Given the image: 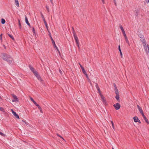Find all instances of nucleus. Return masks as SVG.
Listing matches in <instances>:
<instances>
[{
  "label": "nucleus",
  "mask_w": 149,
  "mask_h": 149,
  "mask_svg": "<svg viewBox=\"0 0 149 149\" xmlns=\"http://www.w3.org/2000/svg\"><path fill=\"white\" fill-rule=\"evenodd\" d=\"M72 33H73L74 36H77L76 35V33H75L74 30H73V31H72Z\"/></svg>",
  "instance_id": "29"
},
{
  "label": "nucleus",
  "mask_w": 149,
  "mask_h": 149,
  "mask_svg": "<svg viewBox=\"0 0 149 149\" xmlns=\"http://www.w3.org/2000/svg\"><path fill=\"white\" fill-rule=\"evenodd\" d=\"M145 0L147 3H149V0Z\"/></svg>",
  "instance_id": "51"
},
{
  "label": "nucleus",
  "mask_w": 149,
  "mask_h": 149,
  "mask_svg": "<svg viewBox=\"0 0 149 149\" xmlns=\"http://www.w3.org/2000/svg\"><path fill=\"white\" fill-rule=\"evenodd\" d=\"M57 135L58 136L60 137L62 139H63V140H64V139L60 135H58V134H57Z\"/></svg>",
  "instance_id": "43"
},
{
  "label": "nucleus",
  "mask_w": 149,
  "mask_h": 149,
  "mask_svg": "<svg viewBox=\"0 0 149 149\" xmlns=\"http://www.w3.org/2000/svg\"><path fill=\"white\" fill-rule=\"evenodd\" d=\"M27 24H28V26H29L30 27L31 26V25H30V24L29 23H28Z\"/></svg>",
  "instance_id": "53"
},
{
  "label": "nucleus",
  "mask_w": 149,
  "mask_h": 149,
  "mask_svg": "<svg viewBox=\"0 0 149 149\" xmlns=\"http://www.w3.org/2000/svg\"><path fill=\"white\" fill-rule=\"evenodd\" d=\"M59 71L60 73H61V74H62V71L60 69H59Z\"/></svg>",
  "instance_id": "46"
},
{
  "label": "nucleus",
  "mask_w": 149,
  "mask_h": 149,
  "mask_svg": "<svg viewBox=\"0 0 149 149\" xmlns=\"http://www.w3.org/2000/svg\"><path fill=\"white\" fill-rule=\"evenodd\" d=\"M50 0V1L51 2V3H52V5H53V1L52 0Z\"/></svg>",
  "instance_id": "48"
},
{
  "label": "nucleus",
  "mask_w": 149,
  "mask_h": 149,
  "mask_svg": "<svg viewBox=\"0 0 149 149\" xmlns=\"http://www.w3.org/2000/svg\"><path fill=\"white\" fill-rule=\"evenodd\" d=\"M30 99L31 100V101L33 102L34 103V104L35 105L37 103L33 99V98L31 97H30Z\"/></svg>",
  "instance_id": "23"
},
{
  "label": "nucleus",
  "mask_w": 149,
  "mask_h": 149,
  "mask_svg": "<svg viewBox=\"0 0 149 149\" xmlns=\"http://www.w3.org/2000/svg\"><path fill=\"white\" fill-rule=\"evenodd\" d=\"M115 98L118 102H120V97L119 94L116 95L115 97Z\"/></svg>",
  "instance_id": "15"
},
{
  "label": "nucleus",
  "mask_w": 149,
  "mask_h": 149,
  "mask_svg": "<svg viewBox=\"0 0 149 149\" xmlns=\"http://www.w3.org/2000/svg\"><path fill=\"white\" fill-rule=\"evenodd\" d=\"M36 77L40 81H42L41 77L38 74V72L36 70L35 71L33 72Z\"/></svg>",
  "instance_id": "2"
},
{
  "label": "nucleus",
  "mask_w": 149,
  "mask_h": 149,
  "mask_svg": "<svg viewBox=\"0 0 149 149\" xmlns=\"http://www.w3.org/2000/svg\"><path fill=\"white\" fill-rule=\"evenodd\" d=\"M74 39L75 40L76 44H77L79 48V41L78 38L77 36H74Z\"/></svg>",
  "instance_id": "7"
},
{
  "label": "nucleus",
  "mask_w": 149,
  "mask_h": 149,
  "mask_svg": "<svg viewBox=\"0 0 149 149\" xmlns=\"http://www.w3.org/2000/svg\"><path fill=\"white\" fill-rule=\"evenodd\" d=\"M29 67L33 72L36 70L31 65H29Z\"/></svg>",
  "instance_id": "9"
},
{
  "label": "nucleus",
  "mask_w": 149,
  "mask_h": 149,
  "mask_svg": "<svg viewBox=\"0 0 149 149\" xmlns=\"http://www.w3.org/2000/svg\"><path fill=\"white\" fill-rule=\"evenodd\" d=\"M101 98L102 101V102L103 104L104 105H107V103L106 99L102 95L100 96Z\"/></svg>",
  "instance_id": "5"
},
{
  "label": "nucleus",
  "mask_w": 149,
  "mask_h": 149,
  "mask_svg": "<svg viewBox=\"0 0 149 149\" xmlns=\"http://www.w3.org/2000/svg\"><path fill=\"white\" fill-rule=\"evenodd\" d=\"M8 36L9 37V34L8 33H7Z\"/></svg>",
  "instance_id": "57"
},
{
  "label": "nucleus",
  "mask_w": 149,
  "mask_h": 149,
  "mask_svg": "<svg viewBox=\"0 0 149 149\" xmlns=\"http://www.w3.org/2000/svg\"><path fill=\"white\" fill-rule=\"evenodd\" d=\"M99 93V95H100V96H102L103 95L102 94V93L101 92V91H100V90H99L98 91Z\"/></svg>",
  "instance_id": "36"
},
{
  "label": "nucleus",
  "mask_w": 149,
  "mask_h": 149,
  "mask_svg": "<svg viewBox=\"0 0 149 149\" xmlns=\"http://www.w3.org/2000/svg\"><path fill=\"white\" fill-rule=\"evenodd\" d=\"M113 149H114L113 148H112Z\"/></svg>",
  "instance_id": "59"
},
{
  "label": "nucleus",
  "mask_w": 149,
  "mask_h": 149,
  "mask_svg": "<svg viewBox=\"0 0 149 149\" xmlns=\"http://www.w3.org/2000/svg\"><path fill=\"white\" fill-rule=\"evenodd\" d=\"M32 31H33V33H35V30L33 27L32 28Z\"/></svg>",
  "instance_id": "38"
},
{
  "label": "nucleus",
  "mask_w": 149,
  "mask_h": 149,
  "mask_svg": "<svg viewBox=\"0 0 149 149\" xmlns=\"http://www.w3.org/2000/svg\"><path fill=\"white\" fill-rule=\"evenodd\" d=\"M120 29H121L122 32L124 31L123 27L121 25H120Z\"/></svg>",
  "instance_id": "25"
},
{
  "label": "nucleus",
  "mask_w": 149,
  "mask_h": 149,
  "mask_svg": "<svg viewBox=\"0 0 149 149\" xmlns=\"http://www.w3.org/2000/svg\"><path fill=\"white\" fill-rule=\"evenodd\" d=\"M12 95L13 98V99L12 100V102H18V99L16 95L13 94H12Z\"/></svg>",
  "instance_id": "3"
},
{
  "label": "nucleus",
  "mask_w": 149,
  "mask_h": 149,
  "mask_svg": "<svg viewBox=\"0 0 149 149\" xmlns=\"http://www.w3.org/2000/svg\"><path fill=\"white\" fill-rule=\"evenodd\" d=\"M111 124H112V125H114V123L113 122V121L112 120H111Z\"/></svg>",
  "instance_id": "50"
},
{
  "label": "nucleus",
  "mask_w": 149,
  "mask_h": 149,
  "mask_svg": "<svg viewBox=\"0 0 149 149\" xmlns=\"http://www.w3.org/2000/svg\"><path fill=\"white\" fill-rule=\"evenodd\" d=\"M18 24H19V26L20 28V29L21 27V25L20 21L19 20H18Z\"/></svg>",
  "instance_id": "28"
},
{
  "label": "nucleus",
  "mask_w": 149,
  "mask_h": 149,
  "mask_svg": "<svg viewBox=\"0 0 149 149\" xmlns=\"http://www.w3.org/2000/svg\"><path fill=\"white\" fill-rule=\"evenodd\" d=\"M102 3H103V4H104L105 2V1H104V0H101Z\"/></svg>",
  "instance_id": "49"
},
{
  "label": "nucleus",
  "mask_w": 149,
  "mask_h": 149,
  "mask_svg": "<svg viewBox=\"0 0 149 149\" xmlns=\"http://www.w3.org/2000/svg\"><path fill=\"white\" fill-rule=\"evenodd\" d=\"M95 86L96 88L98 91L99 90H100L99 87L98 86V84L97 83H95Z\"/></svg>",
  "instance_id": "18"
},
{
  "label": "nucleus",
  "mask_w": 149,
  "mask_h": 149,
  "mask_svg": "<svg viewBox=\"0 0 149 149\" xmlns=\"http://www.w3.org/2000/svg\"><path fill=\"white\" fill-rule=\"evenodd\" d=\"M40 14H41V17H42V19L44 18V16H43V15L42 14V12H40Z\"/></svg>",
  "instance_id": "40"
},
{
  "label": "nucleus",
  "mask_w": 149,
  "mask_h": 149,
  "mask_svg": "<svg viewBox=\"0 0 149 149\" xmlns=\"http://www.w3.org/2000/svg\"><path fill=\"white\" fill-rule=\"evenodd\" d=\"M145 121V122L147 123V124H149V122L148 120V119L147 118H146V117H144V118H143Z\"/></svg>",
  "instance_id": "19"
},
{
  "label": "nucleus",
  "mask_w": 149,
  "mask_h": 149,
  "mask_svg": "<svg viewBox=\"0 0 149 149\" xmlns=\"http://www.w3.org/2000/svg\"><path fill=\"white\" fill-rule=\"evenodd\" d=\"M38 109H39V110H40V111L41 112V113H42V109L41 108V107H38Z\"/></svg>",
  "instance_id": "34"
},
{
  "label": "nucleus",
  "mask_w": 149,
  "mask_h": 149,
  "mask_svg": "<svg viewBox=\"0 0 149 149\" xmlns=\"http://www.w3.org/2000/svg\"><path fill=\"white\" fill-rule=\"evenodd\" d=\"M15 3L17 6L18 7L19 6V4L18 0H15Z\"/></svg>",
  "instance_id": "17"
},
{
  "label": "nucleus",
  "mask_w": 149,
  "mask_h": 149,
  "mask_svg": "<svg viewBox=\"0 0 149 149\" xmlns=\"http://www.w3.org/2000/svg\"><path fill=\"white\" fill-rule=\"evenodd\" d=\"M46 8L48 12H49V9L48 7L47 6H46Z\"/></svg>",
  "instance_id": "31"
},
{
  "label": "nucleus",
  "mask_w": 149,
  "mask_h": 149,
  "mask_svg": "<svg viewBox=\"0 0 149 149\" xmlns=\"http://www.w3.org/2000/svg\"><path fill=\"white\" fill-rule=\"evenodd\" d=\"M118 49H119V50L120 52V56H121V57L122 58H123V54H122V53L121 52V49H120V45H119L118 46Z\"/></svg>",
  "instance_id": "14"
},
{
  "label": "nucleus",
  "mask_w": 149,
  "mask_h": 149,
  "mask_svg": "<svg viewBox=\"0 0 149 149\" xmlns=\"http://www.w3.org/2000/svg\"><path fill=\"white\" fill-rule=\"evenodd\" d=\"M2 58L3 60L6 61L8 62H9V55H8L7 54L5 53H2Z\"/></svg>",
  "instance_id": "1"
},
{
  "label": "nucleus",
  "mask_w": 149,
  "mask_h": 149,
  "mask_svg": "<svg viewBox=\"0 0 149 149\" xmlns=\"http://www.w3.org/2000/svg\"><path fill=\"white\" fill-rule=\"evenodd\" d=\"M115 93L116 94V95L119 94L118 91L117 89H115Z\"/></svg>",
  "instance_id": "21"
},
{
  "label": "nucleus",
  "mask_w": 149,
  "mask_h": 149,
  "mask_svg": "<svg viewBox=\"0 0 149 149\" xmlns=\"http://www.w3.org/2000/svg\"><path fill=\"white\" fill-rule=\"evenodd\" d=\"M116 6V0H113Z\"/></svg>",
  "instance_id": "42"
},
{
  "label": "nucleus",
  "mask_w": 149,
  "mask_h": 149,
  "mask_svg": "<svg viewBox=\"0 0 149 149\" xmlns=\"http://www.w3.org/2000/svg\"><path fill=\"white\" fill-rule=\"evenodd\" d=\"M3 46L4 47V48L6 49V47L4 45H3Z\"/></svg>",
  "instance_id": "54"
},
{
  "label": "nucleus",
  "mask_w": 149,
  "mask_h": 149,
  "mask_svg": "<svg viewBox=\"0 0 149 149\" xmlns=\"http://www.w3.org/2000/svg\"><path fill=\"white\" fill-rule=\"evenodd\" d=\"M112 127H113V129L114 130H115V128H114V124L113 125H112Z\"/></svg>",
  "instance_id": "52"
},
{
  "label": "nucleus",
  "mask_w": 149,
  "mask_h": 149,
  "mask_svg": "<svg viewBox=\"0 0 149 149\" xmlns=\"http://www.w3.org/2000/svg\"><path fill=\"white\" fill-rule=\"evenodd\" d=\"M80 67L81 68L83 73L86 76V77L88 79V77L87 73L85 71L84 67L81 65L80 63H79Z\"/></svg>",
  "instance_id": "4"
},
{
  "label": "nucleus",
  "mask_w": 149,
  "mask_h": 149,
  "mask_svg": "<svg viewBox=\"0 0 149 149\" xmlns=\"http://www.w3.org/2000/svg\"><path fill=\"white\" fill-rule=\"evenodd\" d=\"M140 40L142 42H144V41H145V39L143 37V36H142L141 37H140Z\"/></svg>",
  "instance_id": "16"
},
{
  "label": "nucleus",
  "mask_w": 149,
  "mask_h": 149,
  "mask_svg": "<svg viewBox=\"0 0 149 149\" xmlns=\"http://www.w3.org/2000/svg\"><path fill=\"white\" fill-rule=\"evenodd\" d=\"M50 37H51V40L52 41V43L54 46V47H56V45L55 44V42L54 41V40L52 38V37H51V35H50Z\"/></svg>",
  "instance_id": "12"
},
{
  "label": "nucleus",
  "mask_w": 149,
  "mask_h": 149,
  "mask_svg": "<svg viewBox=\"0 0 149 149\" xmlns=\"http://www.w3.org/2000/svg\"><path fill=\"white\" fill-rule=\"evenodd\" d=\"M113 106L115 108V109L117 110L119 109L120 107V104L118 103L113 104Z\"/></svg>",
  "instance_id": "6"
},
{
  "label": "nucleus",
  "mask_w": 149,
  "mask_h": 149,
  "mask_svg": "<svg viewBox=\"0 0 149 149\" xmlns=\"http://www.w3.org/2000/svg\"><path fill=\"white\" fill-rule=\"evenodd\" d=\"M114 88H115V89H117V87H116V84H114Z\"/></svg>",
  "instance_id": "44"
},
{
  "label": "nucleus",
  "mask_w": 149,
  "mask_h": 149,
  "mask_svg": "<svg viewBox=\"0 0 149 149\" xmlns=\"http://www.w3.org/2000/svg\"><path fill=\"white\" fill-rule=\"evenodd\" d=\"M139 122L140 123H141V122L139 120L138 122Z\"/></svg>",
  "instance_id": "55"
},
{
  "label": "nucleus",
  "mask_w": 149,
  "mask_h": 149,
  "mask_svg": "<svg viewBox=\"0 0 149 149\" xmlns=\"http://www.w3.org/2000/svg\"><path fill=\"white\" fill-rule=\"evenodd\" d=\"M25 18L26 23V24H27L29 22L28 21L27 18V17L26 16H25Z\"/></svg>",
  "instance_id": "24"
},
{
  "label": "nucleus",
  "mask_w": 149,
  "mask_h": 149,
  "mask_svg": "<svg viewBox=\"0 0 149 149\" xmlns=\"http://www.w3.org/2000/svg\"><path fill=\"white\" fill-rule=\"evenodd\" d=\"M10 38L14 41H15L14 37L10 35Z\"/></svg>",
  "instance_id": "26"
},
{
  "label": "nucleus",
  "mask_w": 149,
  "mask_h": 149,
  "mask_svg": "<svg viewBox=\"0 0 149 149\" xmlns=\"http://www.w3.org/2000/svg\"><path fill=\"white\" fill-rule=\"evenodd\" d=\"M141 113V114L143 117V118H144V117H146L144 115L143 113V112Z\"/></svg>",
  "instance_id": "39"
},
{
  "label": "nucleus",
  "mask_w": 149,
  "mask_h": 149,
  "mask_svg": "<svg viewBox=\"0 0 149 149\" xmlns=\"http://www.w3.org/2000/svg\"><path fill=\"white\" fill-rule=\"evenodd\" d=\"M125 38V41L126 42H127V43L128 44V45L130 46V44L129 43V41L128 39V38L127 37V36H126V37H124Z\"/></svg>",
  "instance_id": "13"
},
{
  "label": "nucleus",
  "mask_w": 149,
  "mask_h": 149,
  "mask_svg": "<svg viewBox=\"0 0 149 149\" xmlns=\"http://www.w3.org/2000/svg\"><path fill=\"white\" fill-rule=\"evenodd\" d=\"M122 32L123 33V34L124 37H126V35L125 34V31H122Z\"/></svg>",
  "instance_id": "32"
},
{
  "label": "nucleus",
  "mask_w": 149,
  "mask_h": 149,
  "mask_svg": "<svg viewBox=\"0 0 149 149\" xmlns=\"http://www.w3.org/2000/svg\"><path fill=\"white\" fill-rule=\"evenodd\" d=\"M72 31H73V30H74V29L73 27H72Z\"/></svg>",
  "instance_id": "56"
},
{
  "label": "nucleus",
  "mask_w": 149,
  "mask_h": 149,
  "mask_svg": "<svg viewBox=\"0 0 149 149\" xmlns=\"http://www.w3.org/2000/svg\"><path fill=\"white\" fill-rule=\"evenodd\" d=\"M45 26H46V28H47V30H48V32H49V30H48V26H47V22H46V23H44Z\"/></svg>",
  "instance_id": "30"
},
{
  "label": "nucleus",
  "mask_w": 149,
  "mask_h": 149,
  "mask_svg": "<svg viewBox=\"0 0 149 149\" xmlns=\"http://www.w3.org/2000/svg\"><path fill=\"white\" fill-rule=\"evenodd\" d=\"M0 110L2 111H3L4 109L3 107H0Z\"/></svg>",
  "instance_id": "37"
},
{
  "label": "nucleus",
  "mask_w": 149,
  "mask_h": 149,
  "mask_svg": "<svg viewBox=\"0 0 149 149\" xmlns=\"http://www.w3.org/2000/svg\"><path fill=\"white\" fill-rule=\"evenodd\" d=\"M11 111L12 112L14 116L16 118L19 119V117L18 115L14 111L13 109H11Z\"/></svg>",
  "instance_id": "8"
},
{
  "label": "nucleus",
  "mask_w": 149,
  "mask_h": 149,
  "mask_svg": "<svg viewBox=\"0 0 149 149\" xmlns=\"http://www.w3.org/2000/svg\"><path fill=\"white\" fill-rule=\"evenodd\" d=\"M55 47L56 49V50H57V51L58 52L59 54H60V52L59 51L58 48L56 46V47Z\"/></svg>",
  "instance_id": "33"
},
{
  "label": "nucleus",
  "mask_w": 149,
  "mask_h": 149,
  "mask_svg": "<svg viewBox=\"0 0 149 149\" xmlns=\"http://www.w3.org/2000/svg\"><path fill=\"white\" fill-rule=\"evenodd\" d=\"M2 34L1 33L0 35V40H1V42H2Z\"/></svg>",
  "instance_id": "27"
},
{
  "label": "nucleus",
  "mask_w": 149,
  "mask_h": 149,
  "mask_svg": "<svg viewBox=\"0 0 149 149\" xmlns=\"http://www.w3.org/2000/svg\"><path fill=\"white\" fill-rule=\"evenodd\" d=\"M90 84H91H91H92L91 82H90Z\"/></svg>",
  "instance_id": "58"
},
{
  "label": "nucleus",
  "mask_w": 149,
  "mask_h": 149,
  "mask_svg": "<svg viewBox=\"0 0 149 149\" xmlns=\"http://www.w3.org/2000/svg\"><path fill=\"white\" fill-rule=\"evenodd\" d=\"M35 105H36V106L38 107H38H40L39 106V105L38 104H37V103L35 104Z\"/></svg>",
  "instance_id": "45"
},
{
  "label": "nucleus",
  "mask_w": 149,
  "mask_h": 149,
  "mask_svg": "<svg viewBox=\"0 0 149 149\" xmlns=\"http://www.w3.org/2000/svg\"><path fill=\"white\" fill-rule=\"evenodd\" d=\"M0 134L2 136H5L4 134L1 132H0Z\"/></svg>",
  "instance_id": "41"
},
{
  "label": "nucleus",
  "mask_w": 149,
  "mask_h": 149,
  "mask_svg": "<svg viewBox=\"0 0 149 149\" xmlns=\"http://www.w3.org/2000/svg\"><path fill=\"white\" fill-rule=\"evenodd\" d=\"M137 107L139 109V111L140 112V113L143 112L142 109L139 105H137Z\"/></svg>",
  "instance_id": "11"
},
{
  "label": "nucleus",
  "mask_w": 149,
  "mask_h": 149,
  "mask_svg": "<svg viewBox=\"0 0 149 149\" xmlns=\"http://www.w3.org/2000/svg\"><path fill=\"white\" fill-rule=\"evenodd\" d=\"M135 122H137L139 120L138 118L136 116H135L133 118Z\"/></svg>",
  "instance_id": "10"
},
{
  "label": "nucleus",
  "mask_w": 149,
  "mask_h": 149,
  "mask_svg": "<svg viewBox=\"0 0 149 149\" xmlns=\"http://www.w3.org/2000/svg\"><path fill=\"white\" fill-rule=\"evenodd\" d=\"M6 22V21L5 20L3 19V18H2L1 19V23L2 24H4Z\"/></svg>",
  "instance_id": "22"
},
{
  "label": "nucleus",
  "mask_w": 149,
  "mask_h": 149,
  "mask_svg": "<svg viewBox=\"0 0 149 149\" xmlns=\"http://www.w3.org/2000/svg\"><path fill=\"white\" fill-rule=\"evenodd\" d=\"M143 43V46L144 47H146V41H144V42H142Z\"/></svg>",
  "instance_id": "35"
},
{
  "label": "nucleus",
  "mask_w": 149,
  "mask_h": 149,
  "mask_svg": "<svg viewBox=\"0 0 149 149\" xmlns=\"http://www.w3.org/2000/svg\"><path fill=\"white\" fill-rule=\"evenodd\" d=\"M135 15L136 16H138V15L139 13V12H138V11L135 10Z\"/></svg>",
  "instance_id": "20"
},
{
  "label": "nucleus",
  "mask_w": 149,
  "mask_h": 149,
  "mask_svg": "<svg viewBox=\"0 0 149 149\" xmlns=\"http://www.w3.org/2000/svg\"><path fill=\"white\" fill-rule=\"evenodd\" d=\"M42 19H43V21H44V23L46 22L45 18H44Z\"/></svg>",
  "instance_id": "47"
}]
</instances>
